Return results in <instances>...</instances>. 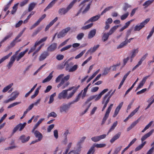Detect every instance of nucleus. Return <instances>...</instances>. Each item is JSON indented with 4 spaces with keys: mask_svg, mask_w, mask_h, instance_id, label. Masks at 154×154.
<instances>
[{
    "mask_svg": "<svg viewBox=\"0 0 154 154\" xmlns=\"http://www.w3.org/2000/svg\"><path fill=\"white\" fill-rule=\"evenodd\" d=\"M28 49H26L24 51L21 52L19 54V55L17 57L15 55H13L11 58L10 66L12 65L16 59L17 61H18L28 51Z\"/></svg>",
    "mask_w": 154,
    "mask_h": 154,
    "instance_id": "f257e3e1",
    "label": "nucleus"
},
{
    "mask_svg": "<svg viewBox=\"0 0 154 154\" xmlns=\"http://www.w3.org/2000/svg\"><path fill=\"white\" fill-rule=\"evenodd\" d=\"M149 19L147 18L143 21L140 23L139 25H137L135 26L134 28V31H139L144 27L145 25L149 21Z\"/></svg>",
    "mask_w": 154,
    "mask_h": 154,
    "instance_id": "f03ea898",
    "label": "nucleus"
},
{
    "mask_svg": "<svg viewBox=\"0 0 154 154\" xmlns=\"http://www.w3.org/2000/svg\"><path fill=\"white\" fill-rule=\"evenodd\" d=\"M26 124V122H24L23 124L20 123L17 125L14 129L13 132L12 133L11 135H12L15 133L18 129L19 131H21L24 128Z\"/></svg>",
    "mask_w": 154,
    "mask_h": 154,
    "instance_id": "7ed1b4c3",
    "label": "nucleus"
},
{
    "mask_svg": "<svg viewBox=\"0 0 154 154\" xmlns=\"http://www.w3.org/2000/svg\"><path fill=\"white\" fill-rule=\"evenodd\" d=\"M113 106V104H111L107 109L105 116L103 119L102 122L101 123L102 125H103L105 123L106 120L108 117L109 113L112 109Z\"/></svg>",
    "mask_w": 154,
    "mask_h": 154,
    "instance_id": "20e7f679",
    "label": "nucleus"
},
{
    "mask_svg": "<svg viewBox=\"0 0 154 154\" xmlns=\"http://www.w3.org/2000/svg\"><path fill=\"white\" fill-rule=\"evenodd\" d=\"M70 29V28L69 27L63 29L57 34L58 38H60L64 37Z\"/></svg>",
    "mask_w": 154,
    "mask_h": 154,
    "instance_id": "39448f33",
    "label": "nucleus"
},
{
    "mask_svg": "<svg viewBox=\"0 0 154 154\" xmlns=\"http://www.w3.org/2000/svg\"><path fill=\"white\" fill-rule=\"evenodd\" d=\"M71 104H70V103L68 104H63L60 107V111L62 113L63 112H66L69 109L70 107Z\"/></svg>",
    "mask_w": 154,
    "mask_h": 154,
    "instance_id": "423d86ee",
    "label": "nucleus"
},
{
    "mask_svg": "<svg viewBox=\"0 0 154 154\" xmlns=\"http://www.w3.org/2000/svg\"><path fill=\"white\" fill-rule=\"evenodd\" d=\"M106 135L103 134L99 136H94L91 138V140L94 142H96L99 141L100 140L105 138Z\"/></svg>",
    "mask_w": 154,
    "mask_h": 154,
    "instance_id": "0eeeda50",
    "label": "nucleus"
},
{
    "mask_svg": "<svg viewBox=\"0 0 154 154\" xmlns=\"http://www.w3.org/2000/svg\"><path fill=\"white\" fill-rule=\"evenodd\" d=\"M49 55V54L47 51H45L42 52L40 55L39 60L40 61H43Z\"/></svg>",
    "mask_w": 154,
    "mask_h": 154,
    "instance_id": "6e6552de",
    "label": "nucleus"
},
{
    "mask_svg": "<svg viewBox=\"0 0 154 154\" xmlns=\"http://www.w3.org/2000/svg\"><path fill=\"white\" fill-rule=\"evenodd\" d=\"M67 90H63L58 95V98L59 99H62L67 98Z\"/></svg>",
    "mask_w": 154,
    "mask_h": 154,
    "instance_id": "1a4fd4ad",
    "label": "nucleus"
},
{
    "mask_svg": "<svg viewBox=\"0 0 154 154\" xmlns=\"http://www.w3.org/2000/svg\"><path fill=\"white\" fill-rule=\"evenodd\" d=\"M57 44L54 43L51 44L47 48V51L53 52L57 48Z\"/></svg>",
    "mask_w": 154,
    "mask_h": 154,
    "instance_id": "9d476101",
    "label": "nucleus"
},
{
    "mask_svg": "<svg viewBox=\"0 0 154 154\" xmlns=\"http://www.w3.org/2000/svg\"><path fill=\"white\" fill-rule=\"evenodd\" d=\"M150 76V75L146 76L143 78L142 81L140 82L139 84L137 87L136 90V91H137L138 89L143 87V85L145 83L146 80L148 77H149Z\"/></svg>",
    "mask_w": 154,
    "mask_h": 154,
    "instance_id": "9b49d317",
    "label": "nucleus"
},
{
    "mask_svg": "<svg viewBox=\"0 0 154 154\" xmlns=\"http://www.w3.org/2000/svg\"><path fill=\"white\" fill-rule=\"evenodd\" d=\"M123 102H122L116 108L115 111L114 113L113 116V117H115L118 114L120 110L122 108V106L123 104Z\"/></svg>",
    "mask_w": 154,
    "mask_h": 154,
    "instance_id": "f8f14e48",
    "label": "nucleus"
},
{
    "mask_svg": "<svg viewBox=\"0 0 154 154\" xmlns=\"http://www.w3.org/2000/svg\"><path fill=\"white\" fill-rule=\"evenodd\" d=\"M19 94V93L17 91L12 93L10 94V101L14 100L17 97Z\"/></svg>",
    "mask_w": 154,
    "mask_h": 154,
    "instance_id": "ddd939ff",
    "label": "nucleus"
},
{
    "mask_svg": "<svg viewBox=\"0 0 154 154\" xmlns=\"http://www.w3.org/2000/svg\"><path fill=\"white\" fill-rule=\"evenodd\" d=\"M101 15H96L91 18L87 21L85 23V24L87 23L90 22H94L97 21L100 17Z\"/></svg>",
    "mask_w": 154,
    "mask_h": 154,
    "instance_id": "4468645a",
    "label": "nucleus"
},
{
    "mask_svg": "<svg viewBox=\"0 0 154 154\" xmlns=\"http://www.w3.org/2000/svg\"><path fill=\"white\" fill-rule=\"evenodd\" d=\"M154 131V129H152L148 133L146 134L143 136L141 138V140L142 142H143L144 140H145L147 138L149 137L152 134V133Z\"/></svg>",
    "mask_w": 154,
    "mask_h": 154,
    "instance_id": "2eb2a0df",
    "label": "nucleus"
},
{
    "mask_svg": "<svg viewBox=\"0 0 154 154\" xmlns=\"http://www.w3.org/2000/svg\"><path fill=\"white\" fill-rule=\"evenodd\" d=\"M10 7V2L8 3V4L6 5L5 7L4 10L2 12V14H5V15L4 17V18L6 16H7L9 13V11H8L7 12L6 11H7L8 9Z\"/></svg>",
    "mask_w": 154,
    "mask_h": 154,
    "instance_id": "dca6fc26",
    "label": "nucleus"
},
{
    "mask_svg": "<svg viewBox=\"0 0 154 154\" xmlns=\"http://www.w3.org/2000/svg\"><path fill=\"white\" fill-rule=\"evenodd\" d=\"M33 133L35 137L38 138V140L41 141L43 137L42 134L37 130L35 131Z\"/></svg>",
    "mask_w": 154,
    "mask_h": 154,
    "instance_id": "f3484780",
    "label": "nucleus"
},
{
    "mask_svg": "<svg viewBox=\"0 0 154 154\" xmlns=\"http://www.w3.org/2000/svg\"><path fill=\"white\" fill-rule=\"evenodd\" d=\"M58 18L57 17H56L53 20L51 21L49 23V24L47 25L46 26L45 31H47L49 28L57 20Z\"/></svg>",
    "mask_w": 154,
    "mask_h": 154,
    "instance_id": "a211bd4d",
    "label": "nucleus"
},
{
    "mask_svg": "<svg viewBox=\"0 0 154 154\" xmlns=\"http://www.w3.org/2000/svg\"><path fill=\"white\" fill-rule=\"evenodd\" d=\"M139 51L138 48L136 49H134L131 51V62L132 61L133 59L136 56L137 54L138 53Z\"/></svg>",
    "mask_w": 154,
    "mask_h": 154,
    "instance_id": "6ab92c4d",
    "label": "nucleus"
},
{
    "mask_svg": "<svg viewBox=\"0 0 154 154\" xmlns=\"http://www.w3.org/2000/svg\"><path fill=\"white\" fill-rule=\"evenodd\" d=\"M96 32V30L95 29L91 30L88 33V38L89 39L92 38L95 35Z\"/></svg>",
    "mask_w": 154,
    "mask_h": 154,
    "instance_id": "aec40b11",
    "label": "nucleus"
},
{
    "mask_svg": "<svg viewBox=\"0 0 154 154\" xmlns=\"http://www.w3.org/2000/svg\"><path fill=\"white\" fill-rule=\"evenodd\" d=\"M100 45H97L96 46H94L93 48H90L87 52V53H90L91 54L94 52L99 47Z\"/></svg>",
    "mask_w": 154,
    "mask_h": 154,
    "instance_id": "412c9836",
    "label": "nucleus"
},
{
    "mask_svg": "<svg viewBox=\"0 0 154 154\" xmlns=\"http://www.w3.org/2000/svg\"><path fill=\"white\" fill-rule=\"evenodd\" d=\"M30 138V137L29 136L26 138L25 135H23L20 137L19 139L21 140L22 143H24L28 141L29 139Z\"/></svg>",
    "mask_w": 154,
    "mask_h": 154,
    "instance_id": "4be33fe9",
    "label": "nucleus"
},
{
    "mask_svg": "<svg viewBox=\"0 0 154 154\" xmlns=\"http://www.w3.org/2000/svg\"><path fill=\"white\" fill-rule=\"evenodd\" d=\"M121 134V132H119L117 134H116L110 140V142L111 143H113L115 141V140L118 139L120 137Z\"/></svg>",
    "mask_w": 154,
    "mask_h": 154,
    "instance_id": "5701e85b",
    "label": "nucleus"
},
{
    "mask_svg": "<svg viewBox=\"0 0 154 154\" xmlns=\"http://www.w3.org/2000/svg\"><path fill=\"white\" fill-rule=\"evenodd\" d=\"M53 72V71H52L50 73L49 75L43 81L42 83H44L50 81L52 79L53 76L52 75Z\"/></svg>",
    "mask_w": 154,
    "mask_h": 154,
    "instance_id": "b1692460",
    "label": "nucleus"
},
{
    "mask_svg": "<svg viewBox=\"0 0 154 154\" xmlns=\"http://www.w3.org/2000/svg\"><path fill=\"white\" fill-rule=\"evenodd\" d=\"M58 0H53L50 4L48 5L46 7V8L44 9V11H45L51 8L53 5L55 4L56 2Z\"/></svg>",
    "mask_w": 154,
    "mask_h": 154,
    "instance_id": "393cba45",
    "label": "nucleus"
},
{
    "mask_svg": "<svg viewBox=\"0 0 154 154\" xmlns=\"http://www.w3.org/2000/svg\"><path fill=\"white\" fill-rule=\"evenodd\" d=\"M110 35L108 33L105 32L103 33V35L102 38V40L103 42H105L107 41L109 38V37Z\"/></svg>",
    "mask_w": 154,
    "mask_h": 154,
    "instance_id": "a878e982",
    "label": "nucleus"
},
{
    "mask_svg": "<svg viewBox=\"0 0 154 154\" xmlns=\"http://www.w3.org/2000/svg\"><path fill=\"white\" fill-rule=\"evenodd\" d=\"M68 12L67 11L65 8H62L60 9L58 11V13L60 15H64Z\"/></svg>",
    "mask_w": 154,
    "mask_h": 154,
    "instance_id": "bb28decb",
    "label": "nucleus"
},
{
    "mask_svg": "<svg viewBox=\"0 0 154 154\" xmlns=\"http://www.w3.org/2000/svg\"><path fill=\"white\" fill-rule=\"evenodd\" d=\"M119 25L115 26L112 27L108 32L110 35H112L119 27Z\"/></svg>",
    "mask_w": 154,
    "mask_h": 154,
    "instance_id": "cd10ccee",
    "label": "nucleus"
},
{
    "mask_svg": "<svg viewBox=\"0 0 154 154\" xmlns=\"http://www.w3.org/2000/svg\"><path fill=\"white\" fill-rule=\"evenodd\" d=\"M146 141H144L143 142L142 144L139 145L135 148L134 149L135 151V152H136L137 151H138L140 150L146 144Z\"/></svg>",
    "mask_w": 154,
    "mask_h": 154,
    "instance_id": "c85d7f7f",
    "label": "nucleus"
},
{
    "mask_svg": "<svg viewBox=\"0 0 154 154\" xmlns=\"http://www.w3.org/2000/svg\"><path fill=\"white\" fill-rule=\"evenodd\" d=\"M77 0H73L69 4L66 8L68 11L72 8L74 4L76 2Z\"/></svg>",
    "mask_w": 154,
    "mask_h": 154,
    "instance_id": "c756f323",
    "label": "nucleus"
},
{
    "mask_svg": "<svg viewBox=\"0 0 154 154\" xmlns=\"http://www.w3.org/2000/svg\"><path fill=\"white\" fill-rule=\"evenodd\" d=\"M154 1V0H148L146 1L143 3V6H145V8H146L152 4Z\"/></svg>",
    "mask_w": 154,
    "mask_h": 154,
    "instance_id": "7c9ffc66",
    "label": "nucleus"
},
{
    "mask_svg": "<svg viewBox=\"0 0 154 154\" xmlns=\"http://www.w3.org/2000/svg\"><path fill=\"white\" fill-rule=\"evenodd\" d=\"M117 122L116 121V122H114L112 126L110 128L109 130V131H108L107 133V135H108L109 133H110V132L113 131L115 128L116 127L117 125Z\"/></svg>",
    "mask_w": 154,
    "mask_h": 154,
    "instance_id": "2f4dec72",
    "label": "nucleus"
},
{
    "mask_svg": "<svg viewBox=\"0 0 154 154\" xmlns=\"http://www.w3.org/2000/svg\"><path fill=\"white\" fill-rule=\"evenodd\" d=\"M82 92L80 93L78 95V96L76 97V98L72 101L70 103V104H74L75 103L77 102L78 101L80 97V96L82 94Z\"/></svg>",
    "mask_w": 154,
    "mask_h": 154,
    "instance_id": "473e14b6",
    "label": "nucleus"
},
{
    "mask_svg": "<svg viewBox=\"0 0 154 154\" xmlns=\"http://www.w3.org/2000/svg\"><path fill=\"white\" fill-rule=\"evenodd\" d=\"M127 40L125 39V40L122 42L118 47L117 48L119 49L125 46L128 43L127 42Z\"/></svg>",
    "mask_w": 154,
    "mask_h": 154,
    "instance_id": "72a5a7b5",
    "label": "nucleus"
},
{
    "mask_svg": "<svg viewBox=\"0 0 154 154\" xmlns=\"http://www.w3.org/2000/svg\"><path fill=\"white\" fill-rule=\"evenodd\" d=\"M92 3V2H91L85 9L82 12L83 14H85L89 10L90 8V6Z\"/></svg>",
    "mask_w": 154,
    "mask_h": 154,
    "instance_id": "f704fd0d",
    "label": "nucleus"
},
{
    "mask_svg": "<svg viewBox=\"0 0 154 154\" xmlns=\"http://www.w3.org/2000/svg\"><path fill=\"white\" fill-rule=\"evenodd\" d=\"M36 4L34 3H32L30 4L29 6L28 10L29 12L31 11L35 8Z\"/></svg>",
    "mask_w": 154,
    "mask_h": 154,
    "instance_id": "c9c22d12",
    "label": "nucleus"
},
{
    "mask_svg": "<svg viewBox=\"0 0 154 154\" xmlns=\"http://www.w3.org/2000/svg\"><path fill=\"white\" fill-rule=\"evenodd\" d=\"M56 93L55 92L50 96V97L49 101L48 102L49 104H51L53 103L54 100V97L56 96Z\"/></svg>",
    "mask_w": 154,
    "mask_h": 154,
    "instance_id": "e433bc0d",
    "label": "nucleus"
},
{
    "mask_svg": "<svg viewBox=\"0 0 154 154\" xmlns=\"http://www.w3.org/2000/svg\"><path fill=\"white\" fill-rule=\"evenodd\" d=\"M42 29V27H38L37 29L33 32L32 34V36H34L37 35Z\"/></svg>",
    "mask_w": 154,
    "mask_h": 154,
    "instance_id": "4c0bfd02",
    "label": "nucleus"
},
{
    "mask_svg": "<svg viewBox=\"0 0 154 154\" xmlns=\"http://www.w3.org/2000/svg\"><path fill=\"white\" fill-rule=\"evenodd\" d=\"M78 68V65H75L72 67L70 68L69 70V72H72L75 71Z\"/></svg>",
    "mask_w": 154,
    "mask_h": 154,
    "instance_id": "58836bf2",
    "label": "nucleus"
},
{
    "mask_svg": "<svg viewBox=\"0 0 154 154\" xmlns=\"http://www.w3.org/2000/svg\"><path fill=\"white\" fill-rule=\"evenodd\" d=\"M140 106H139L137 108L135 109L133 111H132L131 114L129 115V117L130 118L133 116L135 113L138 110L140 107Z\"/></svg>",
    "mask_w": 154,
    "mask_h": 154,
    "instance_id": "ea45409f",
    "label": "nucleus"
},
{
    "mask_svg": "<svg viewBox=\"0 0 154 154\" xmlns=\"http://www.w3.org/2000/svg\"><path fill=\"white\" fill-rule=\"evenodd\" d=\"M122 146H120L116 148L114 150V152L112 154H118L122 149Z\"/></svg>",
    "mask_w": 154,
    "mask_h": 154,
    "instance_id": "a19ab883",
    "label": "nucleus"
},
{
    "mask_svg": "<svg viewBox=\"0 0 154 154\" xmlns=\"http://www.w3.org/2000/svg\"><path fill=\"white\" fill-rule=\"evenodd\" d=\"M21 41V40H16L15 39H14L12 42L10 43V48L13 47L16 44Z\"/></svg>",
    "mask_w": 154,
    "mask_h": 154,
    "instance_id": "79ce46f5",
    "label": "nucleus"
},
{
    "mask_svg": "<svg viewBox=\"0 0 154 154\" xmlns=\"http://www.w3.org/2000/svg\"><path fill=\"white\" fill-rule=\"evenodd\" d=\"M113 8L112 6H109L106 8L101 13L100 15H103L106 12L109 11L110 9Z\"/></svg>",
    "mask_w": 154,
    "mask_h": 154,
    "instance_id": "37998d69",
    "label": "nucleus"
},
{
    "mask_svg": "<svg viewBox=\"0 0 154 154\" xmlns=\"http://www.w3.org/2000/svg\"><path fill=\"white\" fill-rule=\"evenodd\" d=\"M18 5V3H17L15 4L13 7V10L11 12V13L12 14H14L16 11L17 8V7Z\"/></svg>",
    "mask_w": 154,
    "mask_h": 154,
    "instance_id": "c03bdc74",
    "label": "nucleus"
},
{
    "mask_svg": "<svg viewBox=\"0 0 154 154\" xmlns=\"http://www.w3.org/2000/svg\"><path fill=\"white\" fill-rule=\"evenodd\" d=\"M93 25V23H91L86 26H83L82 27V29L83 30H86L90 28Z\"/></svg>",
    "mask_w": 154,
    "mask_h": 154,
    "instance_id": "a18cd8bd",
    "label": "nucleus"
},
{
    "mask_svg": "<svg viewBox=\"0 0 154 154\" xmlns=\"http://www.w3.org/2000/svg\"><path fill=\"white\" fill-rule=\"evenodd\" d=\"M94 148V146H92L88 150L87 154H93L95 151Z\"/></svg>",
    "mask_w": 154,
    "mask_h": 154,
    "instance_id": "49530a36",
    "label": "nucleus"
},
{
    "mask_svg": "<svg viewBox=\"0 0 154 154\" xmlns=\"http://www.w3.org/2000/svg\"><path fill=\"white\" fill-rule=\"evenodd\" d=\"M110 69V68L106 67L104 69L103 73L102 74L103 75H107L109 72Z\"/></svg>",
    "mask_w": 154,
    "mask_h": 154,
    "instance_id": "de8ad7c7",
    "label": "nucleus"
},
{
    "mask_svg": "<svg viewBox=\"0 0 154 154\" xmlns=\"http://www.w3.org/2000/svg\"><path fill=\"white\" fill-rule=\"evenodd\" d=\"M39 88H37L35 91L34 94L31 96V98L33 99L38 94L39 92Z\"/></svg>",
    "mask_w": 154,
    "mask_h": 154,
    "instance_id": "09e8293b",
    "label": "nucleus"
},
{
    "mask_svg": "<svg viewBox=\"0 0 154 154\" xmlns=\"http://www.w3.org/2000/svg\"><path fill=\"white\" fill-rule=\"evenodd\" d=\"M85 50L82 51L80 54H79L77 55L75 57V59H77L81 57L83 55L84 53L85 52Z\"/></svg>",
    "mask_w": 154,
    "mask_h": 154,
    "instance_id": "8fccbe9b",
    "label": "nucleus"
},
{
    "mask_svg": "<svg viewBox=\"0 0 154 154\" xmlns=\"http://www.w3.org/2000/svg\"><path fill=\"white\" fill-rule=\"evenodd\" d=\"M10 57V53L6 56L3 57L0 60V64L3 62L4 60L8 59Z\"/></svg>",
    "mask_w": 154,
    "mask_h": 154,
    "instance_id": "3c124183",
    "label": "nucleus"
},
{
    "mask_svg": "<svg viewBox=\"0 0 154 154\" xmlns=\"http://www.w3.org/2000/svg\"><path fill=\"white\" fill-rule=\"evenodd\" d=\"M93 99H95V101H97L99 100L101 97V96L100 94L97 95L93 96Z\"/></svg>",
    "mask_w": 154,
    "mask_h": 154,
    "instance_id": "603ef678",
    "label": "nucleus"
},
{
    "mask_svg": "<svg viewBox=\"0 0 154 154\" xmlns=\"http://www.w3.org/2000/svg\"><path fill=\"white\" fill-rule=\"evenodd\" d=\"M68 63V61H66L64 64H61L59 65L58 66V68L59 69H62L64 68V66L66 65Z\"/></svg>",
    "mask_w": 154,
    "mask_h": 154,
    "instance_id": "864d4df0",
    "label": "nucleus"
},
{
    "mask_svg": "<svg viewBox=\"0 0 154 154\" xmlns=\"http://www.w3.org/2000/svg\"><path fill=\"white\" fill-rule=\"evenodd\" d=\"M72 45H69L64 47L60 49V51H61L62 52L67 50L70 48L72 47Z\"/></svg>",
    "mask_w": 154,
    "mask_h": 154,
    "instance_id": "5fc2aeb1",
    "label": "nucleus"
},
{
    "mask_svg": "<svg viewBox=\"0 0 154 154\" xmlns=\"http://www.w3.org/2000/svg\"><path fill=\"white\" fill-rule=\"evenodd\" d=\"M68 63H67V64H66V66L65 68V70L66 71H68L69 72V70L70 69V66H71V65H72L73 64V63L71 62L70 64H68Z\"/></svg>",
    "mask_w": 154,
    "mask_h": 154,
    "instance_id": "6e6d98bb",
    "label": "nucleus"
},
{
    "mask_svg": "<svg viewBox=\"0 0 154 154\" xmlns=\"http://www.w3.org/2000/svg\"><path fill=\"white\" fill-rule=\"evenodd\" d=\"M84 34L83 33H81L78 35L77 38L78 40L81 39L84 36Z\"/></svg>",
    "mask_w": 154,
    "mask_h": 154,
    "instance_id": "4d7b16f0",
    "label": "nucleus"
},
{
    "mask_svg": "<svg viewBox=\"0 0 154 154\" xmlns=\"http://www.w3.org/2000/svg\"><path fill=\"white\" fill-rule=\"evenodd\" d=\"M129 15V13L127 12L126 14L122 15L121 17V20H124L126 19Z\"/></svg>",
    "mask_w": 154,
    "mask_h": 154,
    "instance_id": "13d9d810",
    "label": "nucleus"
},
{
    "mask_svg": "<svg viewBox=\"0 0 154 154\" xmlns=\"http://www.w3.org/2000/svg\"><path fill=\"white\" fill-rule=\"evenodd\" d=\"M63 75H64V74H61L59 76H58L57 77V78L56 80V82L57 83L59 82L60 81V80L62 79Z\"/></svg>",
    "mask_w": 154,
    "mask_h": 154,
    "instance_id": "bf43d9fd",
    "label": "nucleus"
},
{
    "mask_svg": "<svg viewBox=\"0 0 154 154\" xmlns=\"http://www.w3.org/2000/svg\"><path fill=\"white\" fill-rule=\"evenodd\" d=\"M10 37L9 35L5 37L0 42V48L2 46V43L5 42L7 39H8Z\"/></svg>",
    "mask_w": 154,
    "mask_h": 154,
    "instance_id": "052dcab7",
    "label": "nucleus"
},
{
    "mask_svg": "<svg viewBox=\"0 0 154 154\" xmlns=\"http://www.w3.org/2000/svg\"><path fill=\"white\" fill-rule=\"evenodd\" d=\"M120 65V63H117L116 65L111 66L109 68H111L112 71H116V69L117 66H119Z\"/></svg>",
    "mask_w": 154,
    "mask_h": 154,
    "instance_id": "680f3d73",
    "label": "nucleus"
},
{
    "mask_svg": "<svg viewBox=\"0 0 154 154\" xmlns=\"http://www.w3.org/2000/svg\"><path fill=\"white\" fill-rule=\"evenodd\" d=\"M57 114L55 112H52L50 113L48 116V117L49 118L50 117H53L54 118L56 117L57 116Z\"/></svg>",
    "mask_w": 154,
    "mask_h": 154,
    "instance_id": "e2e57ef3",
    "label": "nucleus"
},
{
    "mask_svg": "<svg viewBox=\"0 0 154 154\" xmlns=\"http://www.w3.org/2000/svg\"><path fill=\"white\" fill-rule=\"evenodd\" d=\"M106 146V144H97L94 146L97 148H103Z\"/></svg>",
    "mask_w": 154,
    "mask_h": 154,
    "instance_id": "0e129e2a",
    "label": "nucleus"
},
{
    "mask_svg": "<svg viewBox=\"0 0 154 154\" xmlns=\"http://www.w3.org/2000/svg\"><path fill=\"white\" fill-rule=\"evenodd\" d=\"M70 76L69 75H67L63 78H62L61 81H63L64 83L65 82L67 81L69 79Z\"/></svg>",
    "mask_w": 154,
    "mask_h": 154,
    "instance_id": "69168bd1",
    "label": "nucleus"
},
{
    "mask_svg": "<svg viewBox=\"0 0 154 154\" xmlns=\"http://www.w3.org/2000/svg\"><path fill=\"white\" fill-rule=\"evenodd\" d=\"M76 90H73L72 92L70 93L69 95L68 96H67V99H69L75 93V92H76Z\"/></svg>",
    "mask_w": 154,
    "mask_h": 154,
    "instance_id": "338daca9",
    "label": "nucleus"
},
{
    "mask_svg": "<svg viewBox=\"0 0 154 154\" xmlns=\"http://www.w3.org/2000/svg\"><path fill=\"white\" fill-rule=\"evenodd\" d=\"M131 6V5H129L127 3H125V5L123 8V10L125 11H126L127 10V9L129 8H130Z\"/></svg>",
    "mask_w": 154,
    "mask_h": 154,
    "instance_id": "774afa93",
    "label": "nucleus"
}]
</instances>
